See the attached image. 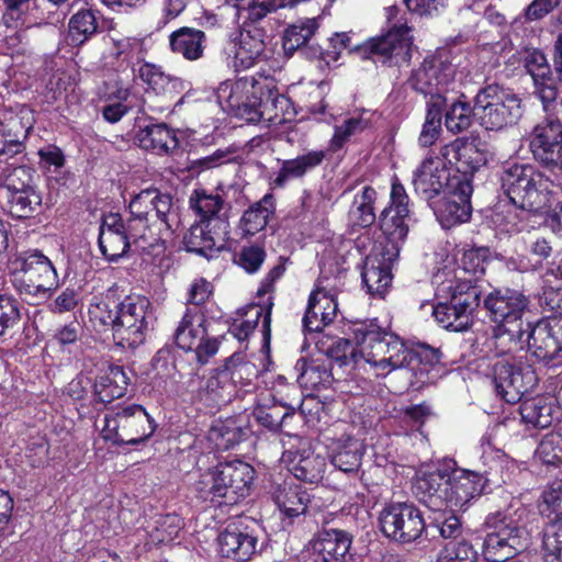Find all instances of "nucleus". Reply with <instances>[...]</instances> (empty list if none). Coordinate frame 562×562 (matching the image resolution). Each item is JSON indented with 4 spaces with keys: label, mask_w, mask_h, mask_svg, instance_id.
Listing matches in <instances>:
<instances>
[{
    "label": "nucleus",
    "mask_w": 562,
    "mask_h": 562,
    "mask_svg": "<svg viewBox=\"0 0 562 562\" xmlns=\"http://www.w3.org/2000/svg\"><path fill=\"white\" fill-rule=\"evenodd\" d=\"M128 210L132 234L142 232L157 252H164L166 239L179 224L172 196L157 188H147L131 199Z\"/></svg>",
    "instance_id": "obj_1"
},
{
    "label": "nucleus",
    "mask_w": 562,
    "mask_h": 562,
    "mask_svg": "<svg viewBox=\"0 0 562 562\" xmlns=\"http://www.w3.org/2000/svg\"><path fill=\"white\" fill-rule=\"evenodd\" d=\"M501 184L508 200L528 212L548 207L552 196L562 190L559 177L547 175L531 164L506 165L501 173Z\"/></svg>",
    "instance_id": "obj_2"
},
{
    "label": "nucleus",
    "mask_w": 562,
    "mask_h": 562,
    "mask_svg": "<svg viewBox=\"0 0 562 562\" xmlns=\"http://www.w3.org/2000/svg\"><path fill=\"white\" fill-rule=\"evenodd\" d=\"M254 468L243 461L221 463L203 473L195 483L198 496L216 506H232L249 495Z\"/></svg>",
    "instance_id": "obj_3"
},
{
    "label": "nucleus",
    "mask_w": 562,
    "mask_h": 562,
    "mask_svg": "<svg viewBox=\"0 0 562 562\" xmlns=\"http://www.w3.org/2000/svg\"><path fill=\"white\" fill-rule=\"evenodd\" d=\"M462 56L453 55L446 48L428 54L409 77L411 87L430 98L429 104L446 102L445 94L454 90L457 82L463 78Z\"/></svg>",
    "instance_id": "obj_4"
},
{
    "label": "nucleus",
    "mask_w": 562,
    "mask_h": 562,
    "mask_svg": "<svg viewBox=\"0 0 562 562\" xmlns=\"http://www.w3.org/2000/svg\"><path fill=\"white\" fill-rule=\"evenodd\" d=\"M356 335L362 359L371 364L378 375H385L407 366L409 347L395 334L383 330L375 323L357 324Z\"/></svg>",
    "instance_id": "obj_5"
},
{
    "label": "nucleus",
    "mask_w": 562,
    "mask_h": 562,
    "mask_svg": "<svg viewBox=\"0 0 562 562\" xmlns=\"http://www.w3.org/2000/svg\"><path fill=\"white\" fill-rule=\"evenodd\" d=\"M488 529L483 554L491 562H505L528 549L530 531L517 510L507 508L490 514L485 519Z\"/></svg>",
    "instance_id": "obj_6"
},
{
    "label": "nucleus",
    "mask_w": 562,
    "mask_h": 562,
    "mask_svg": "<svg viewBox=\"0 0 562 562\" xmlns=\"http://www.w3.org/2000/svg\"><path fill=\"white\" fill-rule=\"evenodd\" d=\"M483 303L491 319L497 324L491 338L495 347L513 344L515 337L522 339L521 318L529 305L528 296L515 289H495Z\"/></svg>",
    "instance_id": "obj_7"
},
{
    "label": "nucleus",
    "mask_w": 562,
    "mask_h": 562,
    "mask_svg": "<svg viewBox=\"0 0 562 562\" xmlns=\"http://www.w3.org/2000/svg\"><path fill=\"white\" fill-rule=\"evenodd\" d=\"M11 282L20 295L47 299L58 285L53 262L42 252H24L10 262Z\"/></svg>",
    "instance_id": "obj_8"
},
{
    "label": "nucleus",
    "mask_w": 562,
    "mask_h": 562,
    "mask_svg": "<svg viewBox=\"0 0 562 562\" xmlns=\"http://www.w3.org/2000/svg\"><path fill=\"white\" fill-rule=\"evenodd\" d=\"M154 418L138 404L117 407L104 415L101 437L113 446L138 445L153 436Z\"/></svg>",
    "instance_id": "obj_9"
},
{
    "label": "nucleus",
    "mask_w": 562,
    "mask_h": 562,
    "mask_svg": "<svg viewBox=\"0 0 562 562\" xmlns=\"http://www.w3.org/2000/svg\"><path fill=\"white\" fill-rule=\"evenodd\" d=\"M268 80H257L246 76L236 80L222 82L216 90V98L222 109L231 115L248 123H260L261 108Z\"/></svg>",
    "instance_id": "obj_10"
},
{
    "label": "nucleus",
    "mask_w": 562,
    "mask_h": 562,
    "mask_svg": "<svg viewBox=\"0 0 562 562\" xmlns=\"http://www.w3.org/2000/svg\"><path fill=\"white\" fill-rule=\"evenodd\" d=\"M473 115L485 130L501 131L522 116L521 100L498 86H487L475 97Z\"/></svg>",
    "instance_id": "obj_11"
},
{
    "label": "nucleus",
    "mask_w": 562,
    "mask_h": 562,
    "mask_svg": "<svg viewBox=\"0 0 562 562\" xmlns=\"http://www.w3.org/2000/svg\"><path fill=\"white\" fill-rule=\"evenodd\" d=\"M453 290L450 302L422 304L423 310H429L439 326L451 331H464L473 322V312L479 306L480 293L476 286L467 283H452L440 286L438 292Z\"/></svg>",
    "instance_id": "obj_12"
},
{
    "label": "nucleus",
    "mask_w": 562,
    "mask_h": 562,
    "mask_svg": "<svg viewBox=\"0 0 562 562\" xmlns=\"http://www.w3.org/2000/svg\"><path fill=\"white\" fill-rule=\"evenodd\" d=\"M99 247L109 261L122 258L130 249L158 256L154 244L142 232L133 233L130 229V217L123 220L119 214H109L100 226Z\"/></svg>",
    "instance_id": "obj_13"
},
{
    "label": "nucleus",
    "mask_w": 562,
    "mask_h": 562,
    "mask_svg": "<svg viewBox=\"0 0 562 562\" xmlns=\"http://www.w3.org/2000/svg\"><path fill=\"white\" fill-rule=\"evenodd\" d=\"M154 314L149 300L142 295H127L119 303V324L114 340L123 348L142 345L154 325Z\"/></svg>",
    "instance_id": "obj_14"
},
{
    "label": "nucleus",
    "mask_w": 562,
    "mask_h": 562,
    "mask_svg": "<svg viewBox=\"0 0 562 562\" xmlns=\"http://www.w3.org/2000/svg\"><path fill=\"white\" fill-rule=\"evenodd\" d=\"M413 35L406 22L394 23L383 35L370 38L357 46L358 55L389 66L408 63L412 55Z\"/></svg>",
    "instance_id": "obj_15"
},
{
    "label": "nucleus",
    "mask_w": 562,
    "mask_h": 562,
    "mask_svg": "<svg viewBox=\"0 0 562 562\" xmlns=\"http://www.w3.org/2000/svg\"><path fill=\"white\" fill-rule=\"evenodd\" d=\"M175 341L180 349L194 352L196 361L202 364L207 363L220 347L218 338L209 334L204 314L190 306L176 328Z\"/></svg>",
    "instance_id": "obj_16"
},
{
    "label": "nucleus",
    "mask_w": 562,
    "mask_h": 562,
    "mask_svg": "<svg viewBox=\"0 0 562 562\" xmlns=\"http://www.w3.org/2000/svg\"><path fill=\"white\" fill-rule=\"evenodd\" d=\"M382 533L400 543H412L423 535L426 524L422 512L413 503L392 502L379 514Z\"/></svg>",
    "instance_id": "obj_17"
},
{
    "label": "nucleus",
    "mask_w": 562,
    "mask_h": 562,
    "mask_svg": "<svg viewBox=\"0 0 562 562\" xmlns=\"http://www.w3.org/2000/svg\"><path fill=\"white\" fill-rule=\"evenodd\" d=\"M528 147L541 167L562 180V122L559 119L548 116L535 125Z\"/></svg>",
    "instance_id": "obj_18"
},
{
    "label": "nucleus",
    "mask_w": 562,
    "mask_h": 562,
    "mask_svg": "<svg viewBox=\"0 0 562 562\" xmlns=\"http://www.w3.org/2000/svg\"><path fill=\"white\" fill-rule=\"evenodd\" d=\"M5 210L16 220L31 218L36 214L43 202L42 192L33 182V176L29 168L18 166L4 180Z\"/></svg>",
    "instance_id": "obj_19"
},
{
    "label": "nucleus",
    "mask_w": 562,
    "mask_h": 562,
    "mask_svg": "<svg viewBox=\"0 0 562 562\" xmlns=\"http://www.w3.org/2000/svg\"><path fill=\"white\" fill-rule=\"evenodd\" d=\"M538 378L531 366L512 356L499 358L493 364V383L496 393L507 403H516L533 390Z\"/></svg>",
    "instance_id": "obj_20"
},
{
    "label": "nucleus",
    "mask_w": 562,
    "mask_h": 562,
    "mask_svg": "<svg viewBox=\"0 0 562 562\" xmlns=\"http://www.w3.org/2000/svg\"><path fill=\"white\" fill-rule=\"evenodd\" d=\"M390 205L385 207L380 215V228L386 238L381 247H396L397 254L408 234V222L411 221V211L408 207L409 198L404 186L397 179L393 180Z\"/></svg>",
    "instance_id": "obj_21"
},
{
    "label": "nucleus",
    "mask_w": 562,
    "mask_h": 562,
    "mask_svg": "<svg viewBox=\"0 0 562 562\" xmlns=\"http://www.w3.org/2000/svg\"><path fill=\"white\" fill-rule=\"evenodd\" d=\"M396 247L374 246L363 261L362 282L371 295L383 296L391 286L392 268L398 258Z\"/></svg>",
    "instance_id": "obj_22"
},
{
    "label": "nucleus",
    "mask_w": 562,
    "mask_h": 562,
    "mask_svg": "<svg viewBox=\"0 0 562 562\" xmlns=\"http://www.w3.org/2000/svg\"><path fill=\"white\" fill-rule=\"evenodd\" d=\"M521 61L532 77L535 94L541 100L543 110L549 111L562 89L559 74L553 77L547 57L539 49H529L522 54ZM555 72H558L555 70Z\"/></svg>",
    "instance_id": "obj_23"
},
{
    "label": "nucleus",
    "mask_w": 562,
    "mask_h": 562,
    "mask_svg": "<svg viewBox=\"0 0 562 562\" xmlns=\"http://www.w3.org/2000/svg\"><path fill=\"white\" fill-rule=\"evenodd\" d=\"M266 33L256 25L244 26L233 37L227 47V55L233 57L235 70H245L267 58Z\"/></svg>",
    "instance_id": "obj_24"
},
{
    "label": "nucleus",
    "mask_w": 562,
    "mask_h": 562,
    "mask_svg": "<svg viewBox=\"0 0 562 562\" xmlns=\"http://www.w3.org/2000/svg\"><path fill=\"white\" fill-rule=\"evenodd\" d=\"M488 481L485 474L464 469L452 470L447 479L446 507L451 510L464 509L485 492Z\"/></svg>",
    "instance_id": "obj_25"
},
{
    "label": "nucleus",
    "mask_w": 562,
    "mask_h": 562,
    "mask_svg": "<svg viewBox=\"0 0 562 562\" xmlns=\"http://www.w3.org/2000/svg\"><path fill=\"white\" fill-rule=\"evenodd\" d=\"M352 537L340 529H326L310 542L306 562H348Z\"/></svg>",
    "instance_id": "obj_26"
},
{
    "label": "nucleus",
    "mask_w": 562,
    "mask_h": 562,
    "mask_svg": "<svg viewBox=\"0 0 562 562\" xmlns=\"http://www.w3.org/2000/svg\"><path fill=\"white\" fill-rule=\"evenodd\" d=\"M132 71L134 80H139L145 86L147 93H154L158 97L173 99L188 88L184 80L165 72L160 66L153 63H134Z\"/></svg>",
    "instance_id": "obj_27"
},
{
    "label": "nucleus",
    "mask_w": 562,
    "mask_h": 562,
    "mask_svg": "<svg viewBox=\"0 0 562 562\" xmlns=\"http://www.w3.org/2000/svg\"><path fill=\"white\" fill-rule=\"evenodd\" d=\"M132 71L134 80H139L145 86L147 93H154L158 97L173 99L188 88L184 80L165 72L160 66L153 63H134Z\"/></svg>",
    "instance_id": "obj_28"
},
{
    "label": "nucleus",
    "mask_w": 562,
    "mask_h": 562,
    "mask_svg": "<svg viewBox=\"0 0 562 562\" xmlns=\"http://www.w3.org/2000/svg\"><path fill=\"white\" fill-rule=\"evenodd\" d=\"M413 186L417 195L430 201L450 186V171L440 157H426L413 172Z\"/></svg>",
    "instance_id": "obj_29"
},
{
    "label": "nucleus",
    "mask_w": 562,
    "mask_h": 562,
    "mask_svg": "<svg viewBox=\"0 0 562 562\" xmlns=\"http://www.w3.org/2000/svg\"><path fill=\"white\" fill-rule=\"evenodd\" d=\"M472 187L467 181H458L454 189L440 201L431 204L437 220L445 228L467 222L471 216Z\"/></svg>",
    "instance_id": "obj_30"
},
{
    "label": "nucleus",
    "mask_w": 562,
    "mask_h": 562,
    "mask_svg": "<svg viewBox=\"0 0 562 562\" xmlns=\"http://www.w3.org/2000/svg\"><path fill=\"white\" fill-rule=\"evenodd\" d=\"M217 547L222 557L245 562L256 552L257 537L243 521H232L220 532Z\"/></svg>",
    "instance_id": "obj_31"
},
{
    "label": "nucleus",
    "mask_w": 562,
    "mask_h": 562,
    "mask_svg": "<svg viewBox=\"0 0 562 562\" xmlns=\"http://www.w3.org/2000/svg\"><path fill=\"white\" fill-rule=\"evenodd\" d=\"M448 469L438 468L430 471H419L413 485L415 496L429 509L434 512L443 510L448 494Z\"/></svg>",
    "instance_id": "obj_32"
},
{
    "label": "nucleus",
    "mask_w": 562,
    "mask_h": 562,
    "mask_svg": "<svg viewBox=\"0 0 562 562\" xmlns=\"http://www.w3.org/2000/svg\"><path fill=\"white\" fill-rule=\"evenodd\" d=\"M23 111L0 112V159H10L24 149V140L32 128L31 122L24 121Z\"/></svg>",
    "instance_id": "obj_33"
},
{
    "label": "nucleus",
    "mask_w": 562,
    "mask_h": 562,
    "mask_svg": "<svg viewBox=\"0 0 562 562\" xmlns=\"http://www.w3.org/2000/svg\"><path fill=\"white\" fill-rule=\"evenodd\" d=\"M543 502L555 516L544 529L542 557L544 562H562V488L544 491Z\"/></svg>",
    "instance_id": "obj_34"
},
{
    "label": "nucleus",
    "mask_w": 562,
    "mask_h": 562,
    "mask_svg": "<svg viewBox=\"0 0 562 562\" xmlns=\"http://www.w3.org/2000/svg\"><path fill=\"white\" fill-rule=\"evenodd\" d=\"M442 159L462 173L477 170L485 165L486 153L480 148V144L473 138H457L440 149Z\"/></svg>",
    "instance_id": "obj_35"
},
{
    "label": "nucleus",
    "mask_w": 562,
    "mask_h": 562,
    "mask_svg": "<svg viewBox=\"0 0 562 562\" xmlns=\"http://www.w3.org/2000/svg\"><path fill=\"white\" fill-rule=\"evenodd\" d=\"M269 494L280 513L289 519L303 515L311 501L310 494L292 479L273 482Z\"/></svg>",
    "instance_id": "obj_36"
},
{
    "label": "nucleus",
    "mask_w": 562,
    "mask_h": 562,
    "mask_svg": "<svg viewBox=\"0 0 562 562\" xmlns=\"http://www.w3.org/2000/svg\"><path fill=\"white\" fill-rule=\"evenodd\" d=\"M281 462L295 479L312 484L321 482L326 470V459L310 450H286Z\"/></svg>",
    "instance_id": "obj_37"
},
{
    "label": "nucleus",
    "mask_w": 562,
    "mask_h": 562,
    "mask_svg": "<svg viewBox=\"0 0 562 562\" xmlns=\"http://www.w3.org/2000/svg\"><path fill=\"white\" fill-rule=\"evenodd\" d=\"M338 304L324 290L316 289L308 297L307 307L302 319L305 333H318L336 317Z\"/></svg>",
    "instance_id": "obj_38"
},
{
    "label": "nucleus",
    "mask_w": 562,
    "mask_h": 562,
    "mask_svg": "<svg viewBox=\"0 0 562 562\" xmlns=\"http://www.w3.org/2000/svg\"><path fill=\"white\" fill-rule=\"evenodd\" d=\"M522 339L514 338L515 344H526L528 350L540 360H552L561 350L558 339L553 336L552 329L547 322H539L535 326L527 325Z\"/></svg>",
    "instance_id": "obj_39"
},
{
    "label": "nucleus",
    "mask_w": 562,
    "mask_h": 562,
    "mask_svg": "<svg viewBox=\"0 0 562 562\" xmlns=\"http://www.w3.org/2000/svg\"><path fill=\"white\" fill-rule=\"evenodd\" d=\"M363 443L351 436L334 439L328 445V456L331 464L341 472H356L361 464Z\"/></svg>",
    "instance_id": "obj_40"
},
{
    "label": "nucleus",
    "mask_w": 562,
    "mask_h": 562,
    "mask_svg": "<svg viewBox=\"0 0 562 562\" xmlns=\"http://www.w3.org/2000/svg\"><path fill=\"white\" fill-rule=\"evenodd\" d=\"M260 123L267 126H278L291 122L295 116V111L291 100L280 94L271 81L265 91V98L259 108Z\"/></svg>",
    "instance_id": "obj_41"
},
{
    "label": "nucleus",
    "mask_w": 562,
    "mask_h": 562,
    "mask_svg": "<svg viewBox=\"0 0 562 562\" xmlns=\"http://www.w3.org/2000/svg\"><path fill=\"white\" fill-rule=\"evenodd\" d=\"M327 157V150L314 149L293 159L282 160L279 171L273 179L276 188H283L289 181L303 178L323 164Z\"/></svg>",
    "instance_id": "obj_42"
},
{
    "label": "nucleus",
    "mask_w": 562,
    "mask_h": 562,
    "mask_svg": "<svg viewBox=\"0 0 562 562\" xmlns=\"http://www.w3.org/2000/svg\"><path fill=\"white\" fill-rule=\"evenodd\" d=\"M136 139L140 148L157 155H168L179 145L176 132L165 123L150 124L140 128Z\"/></svg>",
    "instance_id": "obj_43"
},
{
    "label": "nucleus",
    "mask_w": 562,
    "mask_h": 562,
    "mask_svg": "<svg viewBox=\"0 0 562 562\" xmlns=\"http://www.w3.org/2000/svg\"><path fill=\"white\" fill-rule=\"evenodd\" d=\"M5 11L2 15V22L8 33L5 41L10 46L23 44L26 40V30L31 26L26 23V11L29 0H4Z\"/></svg>",
    "instance_id": "obj_44"
},
{
    "label": "nucleus",
    "mask_w": 562,
    "mask_h": 562,
    "mask_svg": "<svg viewBox=\"0 0 562 562\" xmlns=\"http://www.w3.org/2000/svg\"><path fill=\"white\" fill-rule=\"evenodd\" d=\"M521 420L532 428H548L559 413V408L552 398L537 396L525 400L519 407Z\"/></svg>",
    "instance_id": "obj_45"
},
{
    "label": "nucleus",
    "mask_w": 562,
    "mask_h": 562,
    "mask_svg": "<svg viewBox=\"0 0 562 562\" xmlns=\"http://www.w3.org/2000/svg\"><path fill=\"white\" fill-rule=\"evenodd\" d=\"M274 210V199L271 194H266L260 201L250 205L238 223L237 228L241 237H251L263 231Z\"/></svg>",
    "instance_id": "obj_46"
},
{
    "label": "nucleus",
    "mask_w": 562,
    "mask_h": 562,
    "mask_svg": "<svg viewBox=\"0 0 562 562\" xmlns=\"http://www.w3.org/2000/svg\"><path fill=\"white\" fill-rule=\"evenodd\" d=\"M206 36L201 30L180 27L169 36L170 48L187 60H198L203 56Z\"/></svg>",
    "instance_id": "obj_47"
},
{
    "label": "nucleus",
    "mask_w": 562,
    "mask_h": 562,
    "mask_svg": "<svg viewBox=\"0 0 562 562\" xmlns=\"http://www.w3.org/2000/svg\"><path fill=\"white\" fill-rule=\"evenodd\" d=\"M183 528V520L177 514H159L151 518L145 527L147 547L169 543L175 540Z\"/></svg>",
    "instance_id": "obj_48"
},
{
    "label": "nucleus",
    "mask_w": 562,
    "mask_h": 562,
    "mask_svg": "<svg viewBox=\"0 0 562 562\" xmlns=\"http://www.w3.org/2000/svg\"><path fill=\"white\" fill-rule=\"evenodd\" d=\"M529 212L520 210L513 202H499L491 211L488 225L497 235H507L519 232L522 228V221Z\"/></svg>",
    "instance_id": "obj_49"
},
{
    "label": "nucleus",
    "mask_w": 562,
    "mask_h": 562,
    "mask_svg": "<svg viewBox=\"0 0 562 562\" xmlns=\"http://www.w3.org/2000/svg\"><path fill=\"white\" fill-rule=\"evenodd\" d=\"M130 379L120 366H112L94 383V395L99 402L108 404L122 397L127 390Z\"/></svg>",
    "instance_id": "obj_50"
},
{
    "label": "nucleus",
    "mask_w": 562,
    "mask_h": 562,
    "mask_svg": "<svg viewBox=\"0 0 562 562\" xmlns=\"http://www.w3.org/2000/svg\"><path fill=\"white\" fill-rule=\"evenodd\" d=\"M190 207L199 216L200 222L212 223L216 221L224 233L228 226L227 222L221 218V211L224 207V200L217 193H210L204 189H196L190 196Z\"/></svg>",
    "instance_id": "obj_51"
},
{
    "label": "nucleus",
    "mask_w": 562,
    "mask_h": 562,
    "mask_svg": "<svg viewBox=\"0 0 562 562\" xmlns=\"http://www.w3.org/2000/svg\"><path fill=\"white\" fill-rule=\"evenodd\" d=\"M294 370L297 373V383L306 390L326 387L331 382L329 368L319 360L301 358L296 361Z\"/></svg>",
    "instance_id": "obj_52"
},
{
    "label": "nucleus",
    "mask_w": 562,
    "mask_h": 562,
    "mask_svg": "<svg viewBox=\"0 0 562 562\" xmlns=\"http://www.w3.org/2000/svg\"><path fill=\"white\" fill-rule=\"evenodd\" d=\"M376 191L369 186H364L358 191L349 209V222L352 226L370 227L376 220L374 203Z\"/></svg>",
    "instance_id": "obj_53"
},
{
    "label": "nucleus",
    "mask_w": 562,
    "mask_h": 562,
    "mask_svg": "<svg viewBox=\"0 0 562 562\" xmlns=\"http://www.w3.org/2000/svg\"><path fill=\"white\" fill-rule=\"evenodd\" d=\"M236 392L235 386L227 378V373L221 370L206 380L201 396L210 405H222L231 402Z\"/></svg>",
    "instance_id": "obj_54"
},
{
    "label": "nucleus",
    "mask_w": 562,
    "mask_h": 562,
    "mask_svg": "<svg viewBox=\"0 0 562 562\" xmlns=\"http://www.w3.org/2000/svg\"><path fill=\"white\" fill-rule=\"evenodd\" d=\"M246 431L237 425L234 418L216 420L210 429L209 438L218 450H228L239 443Z\"/></svg>",
    "instance_id": "obj_55"
},
{
    "label": "nucleus",
    "mask_w": 562,
    "mask_h": 562,
    "mask_svg": "<svg viewBox=\"0 0 562 562\" xmlns=\"http://www.w3.org/2000/svg\"><path fill=\"white\" fill-rule=\"evenodd\" d=\"M90 322L99 330L110 328L115 334L119 324V303L115 300L104 299L93 301L88 310Z\"/></svg>",
    "instance_id": "obj_56"
},
{
    "label": "nucleus",
    "mask_w": 562,
    "mask_h": 562,
    "mask_svg": "<svg viewBox=\"0 0 562 562\" xmlns=\"http://www.w3.org/2000/svg\"><path fill=\"white\" fill-rule=\"evenodd\" d=\"M318 24L315 19H306L286 27L283 34V48L288 55L305 45L314 35Z\"/></svg>",
    "instance_id": "obj_57"
},
{
    "label": "nucleus",
    "mask_w": 562,
    "mask_h": 562,
    "mask_svg": "<svg viewBox=\"0 0 562 562\" xmlns=\"http://www.w3.org/2000/svg\"><path fill=\"white\" fill-rule=\"evenodd\" d=\"M98 23L94 14L89 10L76 13L69 22V37L76 45L85 43L97 32Z\"/></svg>",
    "instance_id": "obj_58"
},
{
    "label": "nucleus",
    "mask_w": 562,
    "mask_h": 562,
    "mask_svg": "<svg viewBox=\"0 0 562 562\" xmlns=\"http://www.w3.org/2000/svg\"><path fill=\"white\" fill-rule=\"evenodd\" d=\"M210 225V223L200 222L190 227L184 235L188 251L203 254L215 246V237L212 235Z\"/></svg>",
    "instance_id": "obj_59"
},
{
    "label": "nucleus",
    "mask_w": 562,
    "mask_h": 562,
    "mask_svg": "<svg viewBox=\"0 0 562 562\" xmlns=\"http://www.w3.org/2000/svg\"><path fill=\"white\" fill-rule=\"evenodd\" d=\"M473 108L465 101H456L447 110L445 125L453 134L468 130L471 125Z\"/></svg>",
    "instance_id": "obj_60"
},
{
    "label": "nucleus",
    "mask_w": 562,
    "mask_h": 562,
    "mask_svg": "<svg viewBox=\"0 0 562 562\" xmlns=\"http://www.w3.org/2000/svg\"><path fill=\"white\" fill-rule=\"evenodd\" d=\"M405 368L417 373L428 371V367L439 361V351L426 344H417L409 347V356Z\"/></svg>",
    "instance_id": "obj_61"
},
{
    "label": "nucleus",
    "mask_w": 562,
    "mask_h": 562,
    "mask_svg": "<svg viewBox=\"0 0 562 562\" xmlns=\"http://www.w3.org/2000/svg\"><path fill=\"white\" fill-rule=\"evenodd\" d=\"M441 131V105L439 103L429 104L425 123L418 137V145L422 148L432 146Z\"/></svg>",
    "instance_id": "obj_62"
},
{
    "label": "nucleus",
    "mask_w": 562,
    "mask_h": 562,
    "mask_svg": "<svg viewBox=\"0 0 562 562\" xmlns=\"http://www.w3.org/2000/svg\"><path fill=\"white\" fill-rule=\"evenodd\" d=\"M477 552L467 540L450 541L438 554L437 562H476Z\"/></svg>",
    "instance_id": "obj_63"
},
{
    "label": "nucleus",
    "mask_w": 562,
    "mask_h": 562,
    "mask_svg": "<svg viewBox=\"0 0 562 562\" xmlns=\"http://www.w3.org/2000/svg\"><path fill=\"white\" fill-rule=\"evenodd\" d=\"M536 457L549 465L562 462V436L558 434L546 435L536 449Z\"/></svg>",
    "instance_id": "obj_64"
}]
</instances>
